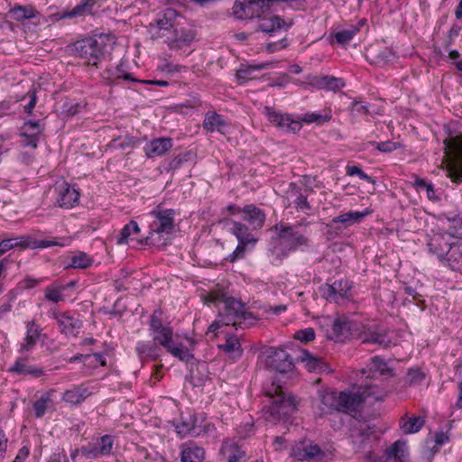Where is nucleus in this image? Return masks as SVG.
<instances>
[{
    "mask_svg": "<svg viewBox=\"0 0 462 462\" xmlns=\"http://www.w3.org/2000/svg\"><path fill=\"white\" fill-rule=\"evenodd\" d=\"M203 300L217 306L224 324L235 327L236 329L251 328L257 321L256 317L246 310L244 303L234 298H227L223 290L208 291L203 296Z\"/></svg>",
    "mask_w": 462,
    "mask_h": 462,
    "instance_id": "nucleus-1",
    "label": "nucleus"
},
{
    "mask_svg": "<svg viewBox=\"0 0 462 462\" xmlns=\"http://www.w3.org/2000/svg\"><path fill=\"white\" fill-rule=\"evenodd\" d=\"M427 246L445 265L462 273V239L454 238L448 234H433Z\"/></svg>",
    "mask_w": 462,
    "mask_h": 462,
    "instance_id": "nucleus-2",
    "label": "nucleus"
},
{
    "mask_svg": "<svg viewBox=\"0 0 462 462\" xmlns=\"http://www.w3.org/2000/svg\"><path fill=\"white\" fill-rule=\"evenodd\" d=\"M114 38L109 34L87 37L67 45L66 53L78 58H102L109 56L113 49Z\"/></svg>",
    "mask_w": 462,
    "mask_h": 462,
    "instance_id": "nucleus-3",
    "label": "nucleus"
},
{
    "mask_svg": "<svg viewBox=\"0 0 462 462\" xmlns=\"http://www.w3.org/2000/svg\"><path fill=\"white\" fill-rule=\"evenodd\" d=\"M373 397L376 401H381L384 397V393L375 384L365 382L357 387L338 393L337 411L351 414L356 412L362 402Z\"/></svg>",
    "mask_w": 462,
    "mask_h": 462,
    "instance_id": "nucleus-4",
    "label": "nucleus"
},
{
    "mask_svg": "<svg viewBox=\"0 0 462 462\" xmlns=\"http://www.w3.org/2000/svg\"><path fill=\"white\" fill-rule=\"evenodd\" d=\"M149 216L152 218L149 225L148 236L144 238V244L160 246L165 245L166 236L174 230L175 210L163 209L158 207L152 210Z\"/></svg>",
    "mask_w": 462,
    "mask_h": 462,
    "instance_id": "nucleus-5",
    "label": "nucleus"
},
{
    "mask_svg": "<svg viewBox=\"0 0 462 462\" xmlns=\"http://www.w3.org/2000/svg\"><path fill=\"white\" fill-rule=\"evenodd\" d=\"M266 394L273 398L269 411L266 412V420L270 421L289 418L296 410L298 401L291 394H286L282 387L272 385V389Z\"/></svg>",
    "mask_w": 462,
    "mask_h": 462,
    "instance_id": "nucleus-6",
    "label": "nucleus"
},
{
    "mask_svg": "<svg viewBox=\"0 0 462 462\" xmlns=\"http://www.w3.org/2000/svg\"><path fill=\"white\" fill-rule=\"evenodd\" d=\"M273 228L278 235L277 245L281 247V252L277 253L279 256H286L290 252L309 244L308 236L300 233L297 230V226L280 223L276 224Z\"/></svg>",
    "mask_w": 462,
    "mask_h": 462,
    "instance_id": "nucleus-7",
    "label": "nucleus"
},
{
    "mask_svg": "<svg viewBox=\"0 0 462 462\" xmlns=\"http://www.w3.org/2000/svg\"><path fill=\"white\" fill-rule=\"evenodd\" d=\"M152 337L156 345L163 347L169 354L179 360L189 362L193 359V354L187 346L174 341L171 327L166 325V328L152 333Z\"/></svg>",
    "mask_w": 462,
    "mask_h": 462,
    "instance_id": "nucleus-8",
    "label": "nucleus"
},
{
    "mask_svg": "<svg viewBox=\"0 0 462 462\" xmlns=\"http://www.w3.org/2000/svg\"><path fill=\"white\" fill-rule=\"evenodd\" d=\"M445 152L452 160L448 177L455 182H462V134L445 139Z\"/></svg>",
    "mask_w": 462,
    "mask_h": 462,
    "instance_id": "nucleus-9",
    "label": "nucleus"
},
{
    "mask_svg": "<svg viewBox=\"0 0 462 462\" xmlns=\"http://www.w3.org/2000/svg\"><path fill=\"white\" fill-rule=\"evenodd\" d=\"M226 210L232 216H239L240 218L248 223L252 230L261 229L266 219V215L263 209L254 204L240 207L237 205H229Z\"/></svg>",
    "mask_w": 462,
    "mask_h": 462,
    "instance_id": "nucleus-10",
    "label": "nucleus"
},
{
    "mask_svg": "<svg viewBox=\"0 0 462 462\" xmlns=\"http://www.w3.org/2000/svg\"><path fill=\"white\" fill-rule=\"evenodd\" d=\"M291 456L298 461L321 462L325 452L311 440L304 439L295 443L291 448Z\"/></svg>",
    "mask_w": 462,
    "mask_h": 462,
    "instance_id": "nucleus-11",
    "label": "nucleus"
},
{
    "mask_svg": "<svg viewBox=\"0 0 462 462\" xmlns=\"http://www.w3.org/2000/svg\"><path fill=\"white\" fill-rule=\"evenodd\" d=\"M114 446V437L104 435L96 441L89 442L81 447L80 451L87 458L96 459L101 457L109 456L112 453Z\"/></svg>",
    "mask_w": 462,
    "mask_h": 462,
    "instance_id": "nucleus-12",
    "label": "nucleus"
},
{
    "mask_svg": "<svg viewBox=\"0 0 462 462\" xmlns=\"http://www.w3.org/2000/svg\"><path fill=\"white\" fill-rule=\"evenodd\" d=\"M263 114L270 123L287 133L299 132L302 126L300 120H293L290 115L282 114L270 106L263 108Z\"/></svg>",
    "mask_w": 462,
    "mask_h": 462,
    "instance_id": "nucleus-13",
    "label": "nucleus"
},
{
    "mask_svg": "<svg viewBox=\"0 0 462 462\" xmlns=\"http://www.w3.org/2000/svg\"><path fill=\"white\" fill-rule=\"evenodd\" d=\"M266 10L262 0H236L233 6V14L241 20L253 19L260 17Z\"/></svg>",
    "mask_w": 462,
    "mask_h": 462,
    "instance_id": "nucleus-14",
    "label": "nucleus"
},
{
    "mask_svg": "<svg viewBox=\"0 0 462 462\" xmlns=\"http://www.w3.org/2000/svg\"><path fill=\"white\" fill-rule=\"evenodd\" d=\"M349 291L350 285L346 280L335 281L320 288L322 297L337 304H343L349 298Z\"/></svg>",
    "mask_w": 462,
    "mask_h": 462,
    "instance_id": "nucleus-15",
    "label": "nucleus"
},
{
    "mask_svg": "<svg viewBox=\"0 0 462 462\" xmlns=\"http://www.w3.org/2000/svg\"><path fill=\"white\" fill-rule=\"evenodd\" d=\"M57 203L60 208H71L79 204V192L75 186L62 181L55 186Z\"/></svg>",
    "mask_w": 462,
    "mask_h": 462,
    "instance_id": "nucleus-16",
    "label": "nucleus"
},
{
    "mask_svg": "<svg viewBox=\"0 0 462 462\" xmlns=\"http://www.w3.org/2000/svg\"><path fill=\"white\" fill-rule=\"evenodd\" d=\"M43 128L38 121L29 120L25 122L21 129L20 144L23 147H30L36 149L38 146L39 137Z\"/></svg>",
    "mask_w": 462,
    "mask_h": 462,
    "instance_id": "nucleus-17",
    "label": "nucleus"
},
{
    "mask_svg": "<svg viewBox=\"0 0 462 462\" xmlns=\"http://www.w3.org/2000/svg\"><path fill=\"white\" fill-rule=\"evenodd\" d=\"M362 343L377 345L383 348L391 345V339L386 331L377 325L365 326L359 336Z\"/></svg>",
    "mask_w": 462,
    "mask_h": 462,
    "instance_id": "nucleus-18",
    "label": "nucleus"
},
{
    "mask_svg": "<svg viewBox=\"0 0 462 462\" xmlns=\"http://www.w3.org/2000/svg\"><path fill=\"white\" fill-rule=\"evenodd\" d=\"M305 84L315 87L318 89H324L327 91H337L345 87V81L341 78L333 76H315L308 75L306 77Z\"/></svg>",
    "mask_w": 462,
    "mask_h": 462,
    "instance_id": "nucleus-19",
    "label": "nucleus"
},
{
    "mask_svg": "<svg viewBox=\"0 0 462 462\" xmlns=\"http://www.w3.org/2000/svg\"><path fill=\"white\" fill-rule=\"evenodd\" d=\"M55 319L58 323L60 333L67 337H77L82 327V322L68 313L55 314Z\"/></svg>",
    "mask_w": 462,
    "mask_h": 462,
    "instance_id": "nucleus-20",
    "label": "nucleus"
},
{
    "mask_svg": "<svg viewBox=\"0 0 462 462\" xmlns=\"http://www.w3.org/2000/svg\"><path fill=\"white\" fill-rule=\"evenodd\" d=\"M135 352L142 363L155 361L162 356V348L153 340L138 341Z\"/></svg>",
    "mask_w": 462,
    "mask_h": 462,
    "instance_id": "nucleus-21",
    "label": "nucleus"
},
{
    "mask_svg": "<svg viewBox=\"0 0 462 462\" xmlns=\"http://www.w3.org/2000/svg\"><path fill=\"white\" fill-rule=\"evenodd\" d=\"M366 20L361 19L356 24L348 25L346 28L335 31L330 33L329 38L331 42H337L339 45L348 43L354 36L361 30L365 24Z\"/></svg>",
    "mask_w": 462,
    "mask_h": 462,
    "instance_id": "nucleus-22",
    "label": "nucleus"
},
{
    "mask_svg": "<svg viewBox=\"0 0 462 462\" xmlns=\"http://www.w3.org/2000/svg\"><path fill=\"white\" fill-rule=\"evenodd\" d=\"M318 399L320 402L319 406L321 413H331L337 411L338 408V393L327 389L319 390L317 392Z\"/></svg>",
    "mask_w": 462,
    "mask_h": 462,
    "instance_id": "nucleus-23",
    "label": "nucleus"
},
{
    "mask_svg": "<svg viewBox=\"0 0 462 462\" xmlns=\"http://www.w3.org/2000/svg\"><path fill=\"white\" fill-rule=\"evenodd\" d=\"M226 222L231 225L230 232L238 241H243V243H252V246H254L257 242V238L254 237L253 234L254 230H252L250 226L234 219H227Z\"/></svg>",
    "mask_w": 462,
    "mask_h": 462,
    "instance_id": "nucleus-24",
    "label": "nucleus"
},
{
    "mask_svg": "<svg viewBox=\"0 0 462 462\" xmlns=\"http://www.w3.org/2000/svg\"><path fill=\"white\" fill-rule=\"evenodd\" d=\"M268 358L269 365L279 373L284 374L293 368L292 360L284 350H275Z\"/></svg>",
    "mask_w": 462,
    "mask_h": 462,
    "instance_id": "nucleus-25",
    "label": "nucleus"
},
{
    "mask_svg": "<svg viewBox=\"0 0 462 462\" xmlns=\"http://www.w3.org/2000/svg\"><path fill=\"white\" fill-rule=\"evenodd\" d=\"M13 245L14 247L22 248H47L53 245L65 246L66 244L59 243L51 240H34L30 236H23L13 239Z\"/></svg>",
    "mask_w": 462,
    "mask_h": 462,
    "instance_id": "nucleus-26",
    "label": "nucleus"
},
{
    "mask_svg": "<svg viewBox=\"0 0 462 462\" xmlns=\"http://www.w3.org/2000/svg\"><path fill=\"white\" fill-rule=\"evenodd\" d=\"M172 148V140L171 138H157L152 140L144 146V152L148 158L163 155Z\"/></svg>",
    "mask_w": 462,
    "mask_h": 462,
    "instance_id": "nucleus-27",
    "label": "nucleus"
},
{
    "mask_svg": "<svg viewBox=\"0 0 462 462\" xmlns=\"http://www.w3.org/2000/svg\"><path fill=\"white\" fill-rule=\"evenodd\" d=\"M93 393L92 389L87 384H80L67 390L63 393L62 400L71 404H79Z\"/></svg>",
    "mask_w": 462,
    "mask_h": 462,
    "instance_id": "nucleus-28",
    "label": "nucleus"
},
{
    "mask_svg": "<svg viewBox=\"0 0 462 462\" xmlns=\"http://www.w3.org/2000/svg\"><path fill=\"white\" fill-rule=\"evenodd\" d=\"M41 330L40 326L37 325L34 320L27 322L26 334L23 341L21 343L19 351L28 352L32 350L39 339Z\"/></svg>",
    "mask_w": 462,
    "mask_h": 462,
    "instance_id": "nucleus-29",
    "label": "nucleus"
},
{
    "mask_svg": "<svg viewBox=\"0 0 462 462\" xmlns=\"http://www.w3.org/2000/svg\"><path fill=\"white\" fill-rule=\"evenodd\" d=\"M204 459L205 451L201 447L191 442L185 443L181 446V462H203Z\"/></svg>",
    "mask_w": 462,
    "mask_h": 462,
    "instance_id": "nucleus-30",
    "label": "nucleus"
},
{
    "mask_svg": "<svg viewBox=\"0 0 462 462\" xmlns=\"http://www.w3.org/2000/svg\"><path fill=\"white\" fill-rule=\"evenodd\" d=\"M221 452L226 457L227 462L245 461V452L234 441H225L221 447Z\"/></svg>",
    "mask_w": 462,
    "mask_h": 462,
    "instance_id": "nucleus-31",
    "label": "nucleus"
},
{
    "mask_svg": "<svg viewBox=\"0 0 462 462\" xmlns=\"http://www.w3.org/2000/svg\"><path fill=\"white\" fill-rule=\"evenodd\" d=\"M268 63L261 64H241L236 70V78L240 83L254 79L257 77L256 72L268 67Z\"/></svg>",
    "mask_w": 462,
    "mask_h": 462,
    "instance_id": "nucleus-32",
    "label": "nucleus"
},
{
    "mask_svg": "<svg viewBox=\"0 0 462 462\" xmlns=\"http://www.w3.org/2000/svg\"><path fill=\"white\" fill-rule=\"evenodd\" d=\"M10 16L17 21L21 22L27 19H33L41 15L40 12L34 9L32 5H15L9 11Z\"/></svg>",
    "mask_w": 462,
    "mask_h": 462,
    "instance_id": "nucleus-33",
    "label": "nucleus"
},
{
    "mask_svg": "<svg viewBox=\"0 0 462 462\" xmlns=\"http://www.w3.org/2000/svg\"><path fill=\"white\" fill-rule=\"evenodd\" d=\"M226 125H227L224 117L216 112L207 113L203 121V126L208 132L217 131L224 133Z\"/></svg>",
    "mask_w": 462,
    "mask_h": 462,
    "instance_id": "nucleus-34",
    "label": "nucleus"
},
{
    "mask_svg": "<svg viewBox=\"0 0 462 462\" xmlns=\"http://www.w3.org/2000/svg\"><path fill=\"white\" fill-rule=\"evenodd\" d=\"M370 214V211L365 209L364 211H349L342 213L332 219V223H341L346 227L354 224L360 223L365 217Z\"/></svg>",
    "mask_w": 462,
    "mask_h": 462,
    "instance_id": "nucleus-35",
    "label": "nucleus"
},
{
    "mask_svg": "<svg viewBox=\"0 0 462 462\" xmlns=\"http://www.w3.org/2000/svg\"><path fill=\"white\" fill-rule=\"evenodd\" d=\"M351 329V322L346 317L337 318L332 323L331 338L342 340L348 336Z\"/></svg>",
    "mask_w": 462,
    "mask_h": 462,
    "instance_id": "nucleus-36",
    "label": "nucleus"
},
{
    "mask_svg": "<svg viewBox=\"0 0 462 462\" xmlns=\"http://www.w3.org/2000/svg\"><path fill=\"white\" fill-rule=\"evenodd\" d=\"M10 371L19 374L31 375L34 378L41 377L44 374L43 369L30 365L24 359H18Z\"/></svg>",
    "mask_w": 462,
    "mask_h": 462,
    "instance_id": "nucleus-37",
    "label": "nucleus"
},
{
    "mask_svg": "<svg viewBox=\"0 0 462 462\" xmlns=\"http://www.w3.org/2000/svg\"><path fill=\"white\" fill-rule=\"evenodd\" d=\"M387 458H393L395 462H409L406 442L402 440L395 441L386 449Z\"/></svg>",
    "mask_w": 462,
    "mask_h": 462,
    "instance_id": "nucleus-38",
    "label": "nucleus"
},
{
    "mask_svg": "<svg viewBox=\"0 0 462 462\" xmlns=\"http://www.w3.org/2000/svg\"><path fill=\"white\" fill-rule=\"evenodd\" d=\"M218 347L234 359L242 356L243 351L237 336L226 335L225 343Z\"/></svg>",
    "mask_w": 462,
    "mask_h": 462,
    "instance_id": "nucleus-39",
    "label": "nucleus"
},
{
    "mask_svg": "<svg viewBox=\"0 0 462 462\" xmlns=\"http://www.w3.org/2000/svg\"><path fill=\"white\" fill-rule=\"evenodd\" d=\"M196 423L197 419L193 415H189L187 418H181V420L176 425V431L181 438L188 435H198L199 432Z\"/></svg>",
    "mask_w": 462,
    "mask_h": 462,
    "instance_id": "nucleus-40",
    "label": "nucleus"
},
{
    "mask_svg": "<svg viewBox=\"0 0 462 462\" xmlns=\"http://www.w3.org/2000/svg\"><path fill=\"white\" fill-rule=\"evenodd\" d=\"M177 15V11L173 8H166L161 12L157 19V28L159 31H168L172 28Z\"/></svg>",
    "mask_w": 462,
    "mask_h": 462,
    "instance_id": "nucleus-41",
    "label": "nucleus"
},
{
    "mask_svg": "<svg viewBox=\"0 0 462 462\" xmlns=\"http://www.w3.org/2000/svg\"><path fill=\"white\" fill-rule=\"evenodd\" d=\"M96 3L97 0H81L74 8L69 10L67 15H69V19H73L92 14Z\"/></svg>",
    "mask_w": 462,
    "mask_h": 462,
    "instance_id": "nucleus-42",
    "label": "nucleus"
},
{
    "mask_svg": "<svg viewBox=\"0 0 462 462\" xmlns=\"http://www.w3.org/2000/svg\"><path fill=\"white\" fill-rule=\"evenodd\" d=\"M424 419L420 416L402 418L400 427L403 433L412 434L418 432L424 425Z\"/></svg>",
    "mask_w": 462,
    "mask_h": 462,
    "instance_id": "nucleus-43",
    "label": "nucleus"
},
{
    "mask_svg": "<svg viewBox=\"0 0 462 462\" xmlns=\"http://www.w3.org/2000/svg\"><path fill=\"white\" fill-rule=\"evenodd\" d=\"M331 118L332 114L330 108H326L322 114L317 112H308L300 116V123L304 122L306 124L316 123L317 125H322L328 122Z\"/></svg>",
    "mask_w": 462,
    "mask_h": 462,
    "instance_id": "nucleus-44",
    "label": "nucleus"
},
{
    "mask_svg": "<svg viewBox=\"0 0 462 462\" xmlns=\"http://www.w3.org/2000/svg\"><path fill=\"white\" fill-rule=\"evenodd\" d=\"M93 262L91 256L84 252L79 251L70 257L68 267L73 269H86L91 266Z\"/></svg>",
    "mask_w": 462,
    "mask_h": 462,
    "instance_id": "nucleus-45",
    "label": "nucleus"
},
{
    "mask_svg": "<svg viewBox=\"0 0 462 462\" xmlns=\"http://www.w3.org/2000/svg\"><path fill=\"white\" fill-rule=\"evenodd\" d=\"M51 402V392H46L42 393L32 405L34 416L38 419L42 418Z\"/></svg>",
    "mask_w": 462,
    "mask_h": 462,
    "instance_id": "nucleus-46",
    "label": "nucleus"
},
{
    "mask_svg": "<svg viewBox=\"0 0 462 462\" xmlns=\"http://www.w3.org/2000/svg\"><path fill=\"white\" fill-rule=\"evenodd\" d=\"M369 371L373 374L372 377H374L376 374L393 375V370L389 367L388 364L379 356H374L371 359Z\"/></svg>",
    "mask_w": 462,
    "mask_h": 462,
    "instance_id": "nucleus-47",
    "label": "nucleus"
},
{
    "mask_svg": "<svg viewBox=\"0 0 462 462\" xmlns=\"http://www.w3.org/2000/svg\"><path fill=\"white\" fill-rule=\"evenodd\" d=\"M285 25L286 23L283 19L278 15H273L270 18L263 19L261 22L259 28L263 32L273 33L277 30L283 28Z\"/></svg>",
    "mask_w": 462,
    "mask_h": 462,
    "instance_id": "nucleus-48",
    "label": "nucleus"
},
{
    "mask_svg": "<svg viewBox=\"0 0 462 462\" xmlns=\"http://www.w3.org/2000/svg\"><path fill=\"white\" fill-rule=\"evenodd\" d=\"M140 232L139 226L137 222L132 220L128 224H126L120 231V234L116 239L117 245H124L128 243V238Z\"/></svg>",
    "mask_w": 462,
    "mask_h": 462,
    "instance_id": "nucleus-49",
    "label": "nucleus"
},
{
    "mask_svg": "<svg viewBox=\"0 0 462 462\" xmlns=\"http://www.w3.org/2000/svg\"><path fill=\"white\" fill-rule=\"evenodd\" d=\"M302 362L310 372L321 370L326 364L319 357L312 356L309 351H303L300 356Z\"/></svg>",
    "mask_w": 462,
    "mask_h": 462,
    "instance_id": "nucleus-50",
    "label": "nucleus"
},
{
    "mask_svg": "<svg viewBox=\"0 0 462 462\" xmlns=\"http://www.w3.org/2000/svg\"><path fill=\"white\" fill-rule=\"evenodd\" d=\"M194 40V33L191 31H182L180 35L172 40L169 46L171 49H182L189 47Z\"/></svg>",
    "mask_w": 462,
    "mask_h": 462,
    "instance_id": "nucleus-51",
    "label": "nucleus"
},
{
    "mask_svg": "<svg viewBox=\"0 0 462 462\" xmlns=\"http://www.w3.org/2000/svg\"><path fill=\"white\" fill-rule=\"evenodd\" d=\"M194 40V33L191 31H182L180 35L172 40L169 46L171 49H182L189 47Z\"/></svg>",
    "mask_w": 462,
    "mask_h": 462,
    "instance_id": "nucleus-52",
    "label": "nucleus"
},
{
    "mask_svg": "<svg viewBox=\"0 0 462 462\" xmlns=\"http://www.w3.org/2000/svg\"><path fill=\"white\" fill-rule=\"evenodd\" d=\"M448 221L450 223L448 229L445 232H439L438 234H448L454 238L462 239V216L448 218Z\"/></svg>",
    "mask_w": 462,
    "mask_h": 462,
    "instance_id": "nucleus-53",
    "label": "nucleus"
},
{
    "mask_svg": "<svg viewBox=\"0 0 462 462\" xmlns=\"http://www.w3.org/2000/svg\"><path fill=\"white\" fill-rule=\"evenodd\" d=\"M158 69L165 74L167 77H171L176 73L181 72L185 69V67L180 66L178 64L173 63L172 61H169L168 60H164V63L158 66Z\"/></svg>",
    "mask_w": 462,
    "mask_h": 462,
    "instance_id": "nucleus-54",
    "label": "nucleus"
},
{
    "mask_svg": "<svg viewBox=\"0 0 462 462\" xmlns=\"http://www.w3.org/2000/svg\"><path fill=\"white\" fill-rule=\"evenodd\" d=\"M63 288H58L56 286H50L45 289V298L54 303H58L63 300L64 297L62 294Z\"/></svg>",
    "mask_w": 462,
    "mask_h": 462,
    "instance_id": "nucleus-55",
    "label": "nucleus"
},
{
    "mask_svg": "<svg viewBox=\"0 0 462 462\" xmlns=\"http://www.w3.org/2000/svg\"><path fill=\"white\" fill-rule=\"evenodd\" d=\"M346 173L347 176H358L363 180H365L369 183H374V180L364 172L362 169L356 165H346Z\"/></svg>",
    "mask_w": 462,
    "mask_h": 462,
    "instance_id": "nucleus-56",
    "label": "nucleus"
},
{
    "mask_svg": "<svg viewBox=\"0 0 462 462\" xmlns=\"http://www.w3.org/2000/svg\"><path fill=\"white\" fill-rule=\"evenodd\" d=\"M250 245H252V243H243V241H238L236 248L228 256L229 262L234 263L236 260L243 258L245 254L246 247Z\"/></svg>",
    "mask_w": 462,
    "mask_h": 462,
    "instance_id": "nucleus-57",
    "label": "nucleus"
},
{
    "mask_svg": "<svg viewBox=\"0 0 462 462\" xmlns=\"http://www.w3.org/2000/svg\"><path fill=\"white\" fill-rule=\"evenodd\" d=\"M294 338L303 343L310 342L315 338L314 329L312 328H307L298 330L294 334Z\"/></svg>",
    "mask_w": 462,
    "mask_h": 462,
    "instance_id": "nucleus-58",
    "label": "nucleus"
},
{
    "mask_svg": "<svg viewBox=\"0 0 462 462\" xmlns=\"http://www.w3.org/2000/svg\"><path fill=\"white\" fill-rule=\"evenodd\" d=\"M125 61L126 60H122L120 62V64L117 66L115 72L113 73H109V77L110 78H115V79H126V80H132V81H134L135 79L132 77V75L128 72H126L125 70V67L126 66L125 64Z\"/></svg>",
    "mask_w": 462,
    "mask_h": 462,
    "instance_id": "nucleus-59",
    "label": "nucleus"
},
{
    "mask_svg": "<svg viewBox=\"0 0 462 462\" xmlns=\"http://www.w3.org/2000/svg\"><path fill=\"white\" fill-rule=\"evenodd\" d=\"M425 378L424 374L419 368H411L407 374V380L410 384L420 383Z\"/></svg>",
    "mask_w": 462,
    "mask_h": 462,
    "instance_id": "nucleus-60",
    "label": "nucleus"
},
{
    "mask_svg": "<svg viewBox=\"0 0 462 462\" xmlns=\"http://www.w3.org/2000/svg\"><path fill=\"white\" fill-rule=\"evenodd\" d=\"M373 145H376V148L378 151L382 152H391L395 151L399 145L398 143L392 142V141H386V142H381V143H371Z\"/></svg>",
    "mask_w": 462,
    "mask_h": 462,
    "instance_id": "nucleus-61",
    "label": "nucleus"
},
{
    "mask_svg": "<svg viewBox=\"0 0 462 462\" xmlns=\"http://www.w3.org/2000/svg\"><path fill=\"white\" fill-rule=\"evenodd\" d=\"M157 313H158L157 311H154L153 314L151 316V319H150L151 334L157 330H160L163 328H166V326L162 324V321L161 318L157 315Z\"/></svg>",
    "mask_w": 462,
    "mask_h": 462,
    "instance_id": "nucleus-62",
    "label": "nucleus"
},
{
    "mask_svg": "<svg viewBox=\"0 0 462 462\" xmlns=\"http://www.w3.org/2000/svg\"><path fill=\"white\" fill-rule=\"evenodd\" d=\"M295 207L298 210L306 211L310 209V205L307 199V197L300 194L294 201Z\"/></svg>",
    "mask_w": 462,
    "mask_h": 462,
    "instance_id": "nucleus-63",
    "label": "nucleus"
},
{
    "mask_svg": "<svg viewBox=\"0 0 462 462\" xmlns=\"http://www.w3.org/2000/svg\"><path fill=\"white\" fill-rule=\"evenodd\" d=\"M48 462H69L67 458V455L64 452V450H58L56 452H53L49 459Z\"/></svg>",
    "mask_w": 462,
    "mask_h": 462,
    "instance_id": "nucleus-64",
    "label": "nucleus"
}]
</instances>
